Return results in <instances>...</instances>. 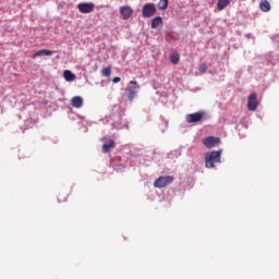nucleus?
Masks as SVG:
<instances>
[{"mask_svg":"<svg viewBox=\"0 0 279 279\" xmlns=\"http://www.w3.org/2000/svg\"><path fill=\"white\" fill-rule=\"evenodd\" d=\"M203 145H205V147H207L208 149H213V147L219 145V137L207 136L203 138Z\"/></svg>","mask_w":279,"mask_h":279,"instance_id":"6e6552de","label":"nucleus"},{"mask_svg":"<svg viewBox=\"0 0 279 279\" xmlns=\"http://www.w3.org/2000/svg\"><path fill=\"white\" fill-rule=\"evenodd\" d=\"M120 14L123 21H128L129 19H132V15L134 14V10L130 5H122L120 7Z\"/></svg>","mask_w":279,"mask_h":279,"instance_id":"0eeeda50","label":"nucleus"},{"mask_svg":"<svg viewBox=\"0 0 279 279\" xmlns=\"http://www.w3.org/2000/svg\"><path fill=\"white\" fill-rule=\"evenodd\" d=\"M101 75H104V77H110V75H112V69L111 68H104L101 70Z\"/></svg>","mask_w":279,"mask_h":279,"instance_id":"6ab92c4d","label":"nucleus"},{"mask_svg":"<svg viewBox=\"0 0 279 279\" xmlns=\"http://www.w3.org/2000/svg\"><path fill=\"white\" fill-rule=\"evenodd\" d=\"M157 27H162V17L156 16L151 20V29H157Z\"/></svg>","mask_w":279,"mask_h":279,"instance_id":"4468645a","label":"nucleus"},{"mask_svg":"<svg viewBox=\"0 0 279 279\" xmlns=\"http://www.w3.org/2000/svg\"><path fill=\"white\" fill-rule=\"evenodd\" d=\"M172 64H178L180 62V54L178 52H172L170 56Z\"/></svg>","mask_w":279,"mask_h":279,"instance_id":"a211bd4d","label":"nucleus"},{"mask_svg":"<svg viewBox=\"0 0 279 279\" xmlns=\"http://www.w3.org/2000/svg\"><path fill=\"white\" fill-rule=\"evenodd\" d=\"M230 3H232V0H218L217 10H219V11L226 10V8H228V5H230Z\"/></svg>","mask_w":279,"mask_h":279,"instance_id":"f8f14e48","label":"nucleus"},{"mask_svg":"<svg viewBox=\"0 0 279 279\" xmlns=\"http://www.w3.org/2000/svg\"><path fill=\"white\" fill-rule=\"evenodd\" d=\"M63 77L65 82H75V74H73V72H71L70 70L63 71Z\"/></svg>","mask_w":279,"mask_h":279,"instance_id":"2eb2a0df","label":"nucleus"},{"mask_svg":"<svg viewBox=\"0 0 279 279\" xmlns=\"http://www.w3.org/2000/svg\"><path fill=\"white\" fill-rule=\"evenodd\" d=\"M156 14V4L154 3H146L143 5L142 15L144 19H151Z\"/></svg>","mask_w":279,"mask_h":279,"instance_id":"20e7f679","label":"nucleus"},{"mask_svg":"<svg viewBox=\"0 0 279 279\" xmlns=\"http://www.w3.org/2000/svg\"><path fill=\"white\" fill-rule=\"evenodd\" d=\"M215 162H221V150H213L206 154L205 165L207 169H213Z\"/></svg>","mask_w":279,"mask_h":279,"instance_id":"f257e3e1","label":"nucleus"},{"mask_svg":"<svg viewBox=\"0 0 279 279\" xmlns=\"http://www.w3.org/2000/svg\"><path fill=\"white\" fill-rule=\"evenodd\" d=\"M199 73L204 74L206 71H208V65L206 63H202L198 68Z\"/></svg>","mask_w":279,"mask_h":279,"instance_id":"aec40b11","label":"nucleus"},{"mask_svg":"<svg viewBox=\"0 0 279 279\" xmlns=\"http://www.w3.org/2000/svg\"><path fill=\"white\" fill-rule=\"evenodd\" d=\"M204 111H198L195 113H190L185 117L186 123H199L204 119Z\"/></svg>","mask_w":279,"mask_h":279,"instance_id":"423d86ee","label":"nucleus"},{"mask_svg":"<svg viewBox=\"0 0 279 279\" xmlns=\"http://www.w3.org/2000/svg\"><path fill=\"white\" fill-rule=\"evenodd\" d=\"M259 9L262 12H269V10H271V4L267 0H262L259 2Z\"/></svg>","mask_w":279,"mask_h":279,"instance_id":"ddd939ff","label":"nucleus"},{"mask_svg":"<svg viewBox=\"0 0 279 279\" xmlns=\"http://www.w3.org/2000/svg\"><path fill=\"white\" fill-rule=\"evenodd\" d=\"M171 182H173V177L171 175L159 177L157 180H155L154 186L156 189H165V186H169Z\"/></svg>","mask_w":279,"mask_h":279,"instance_id":"7ed1b4c3","label":"nucleus"},{"mask_svg":"<svg viewBox=\"0 0 279 279\" xmlns=\"http://www.w3.org/2000/svg\"><path fill=\"white\" fill-rule=\"evenodd\" d=\"M169 8V0H159L158 9L159 10H167Z\"/></svg>","mask_w":279,"mask_h":279,"instance_id":"f3484780","label":"nucleus"},{"mask_svg":"<svg viewBox=\"0 0 279 279\" xmlns=\"http://www.w3.org/2000/svg\"><path fill=\"white\" fill-rule=\"evenodd\" d=\"M63 202H66V198H63ZM59 203H62V201H61V199H59Z\"/></svg>","mask_w":279,"mask_h":279,"instance_id":"4be33fe9","label":"nucleus"},{"mask_svg":"<svg viewBox=\"0 0 279 279\" xmlns=\"http://www.w3.org/2000/svg\"><path fill=\"white\" fill-rule=\"evenodd\" d=\"M116 144L114 140H109L108 143H105L101 147L104 154H108L110 149H114Z\"/></svg>","mask_w":279,"mask_h":279,"instance_id":"9b49d317","label":"nucleus"},{"mask_svg":"<svg viewBox=\"0 0 279 279\" xmlns=\"http://www.w3.org/2000/svg\"><path fill=\"white\" fill-rule=\"evenodd\" d=\"M77 10L81 14H90L95 10V3L93 2H81L77 4Z\"/></svg>","mask_w":279,"mask_h":279,"instance_id":"39448f33","label":"nucleus"},{"mask_svg":"<svg viewBox=\"0 0 279 279\" xmlns=\"http://www.w3.org/2000/svg\"><path fill=\"white\" fill-rule=\"evenodd\" d=\"M112 82H113V84H119V82H121V77L116 76L112 78Z\"/></svg>","mask_w":279,"mask_h":279,"instance_id":"412c9836","label":"nucleus"},{"mask_svg":"<svg viewBox=\"0 0 279 279\" xmlns=\"http://www.w3.org/2000/svg\"><path fill=\"white\" fill-rule=\"evenodd\" d=\"M129 84L130 85L126 87V97L129 101H134V97H136L141 85H138V82H136V80L131 81Z\"/></svg>","mask_w":279,"mask_h":279,"instance_id":"f03ea898","label":"nucleus"},{"mask_svg":"<svg viewBox=\"0 0 279 279\" xmlns=\"http://www.w3.org/2000/svg\"><path fill=\"white\" fill-rule=\"evenodd\" d=\"M247 108L251 112H254L258 108V98L256 97V94L253 93L248 96Z\"/></svg>","mask_w":279,"mask_h":279,"instance_id":"1a4fd4ad","label":"nucleus"},{"mask_svg":"<svg viewBox=\"0 0 279 279\" xmlns=\"http://www.w3.org/2000/svg\"><path fill=\"white\" fill-rule=\"evenodd\" d=\"M73 108H82L84 106V99L82 96H75L71 99Z\"/></svg>","mask_w":279,"mask_h":279,"instance_id":"9d476101","label":"nucleus"},{"mask_svg":"<svg viewBox=\"0 0 279 279\" xmlns=\"http://www.w3.org/2000/svg\"><path fill=\"white\" fill-rule=\"evenodd\" d=\"M51 53H53L51 50L41 49V50H38L37 52H35L33 54V58H34V60H36V58H40L41 56H51Z\"/></svg>","mask_w":279,"mask_h":279,"instance_id":"dca6fc26","label":"nucleus"}]
</instances>
